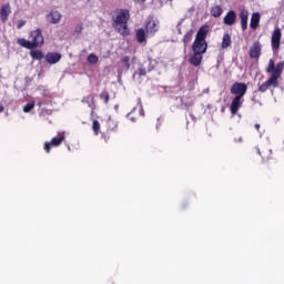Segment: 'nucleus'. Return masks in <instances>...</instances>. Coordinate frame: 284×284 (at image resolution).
Listing matches in <instances>:
<instances>
[{
  "instance_id": "nucleus-1",
  "label": "nucleus",
  "mask_w": 284,
  "mask_h": 284,
  "mask_svg": "<svg viewBox=\"0 0 284 284\" xmlns=\"http://www.w3.org/2000/svg\"><path fill=\"white\" fill-rule=\"evenodd\" d=\"M130 20V11L121 9L113 16V27L122 34V37H128L130 30L128 29V21Z\"/></svg>"
},
{
  "instance_id": "nucleus-2",
  "label": "nucleus",
  "mask_w": 284,
  "mask_h": 284,
  "mask_svg": "<svg viewBox=\"0 0 284 284\" xmlns=\"http://www.w3.org/2000/svg\"><path fill=\"white\" fill-rule=\"evenodd\" d=\"M30 40L23 38L18 39L19 45L27 48V50H34V48H41L44 43L43 33L41 29H36L30 32Z\"/></svg>"
},
{
  "instance_id": "nucleus-3",
  "label": "nucleus",
  "mask_w": 284,
  "mask_h": 284,
  "mask_svg": "<svg viewBox=\"0 0 284 284\" xmlns=\"http://www.w3.org/2000/svg\"><path fill=\"white\" fill-rule=\"evenodd\" d=\"M205 37H207V27H202L197 31L195 41L192 45L193 52L205 54V51L207 50V42H205Z\"/></svg>"
},
{
  "instance_id": "nucleus-4",
  "label": "nucleus",
  "mask_w": 284,
  "mask_h": 284,
  "mask_svg": "<svg viewBox=\"0 0 284 284\" xmlns=\"http://www.w3.org/2000/svg\"><path fill=\"white\" fill-rule=\"evenodd\" d=\"M284 62L275 63L274 59L268 61L266 73L270 74V80L278 85V80L283 77Z\"/></svg>"
},
{
  "instance_id": "nucleus-5",
  "label": "nucleus",
  "mask_w": 284,
  "mask_h": 284,
  "mask_svg": "<svg viewBox=\"0 0 284 284\" xmlns=\"http://www.w3.org/2000/svg\"><path fill=\"white\" fill-rule=\"evenodd\" d=\"M65 141V132L58 133L57 136L52 138L51 142L44 143V150L49 154L52 148H59Z\"/></svg>"
},
{
  "instance_id": "nucleus-6",
  "label": "nucleus",
  "mask_w": 284,
  "mask_h": 284,
  "mask_svg": "<svg viewBox=\"0 0 284 284\" xmlns=\"http://www.w3.org/2000/svg\"><path fill=\"white\" fill-rule=\"evenodd\" d=\"M247 92V84L235 82L231 87V94H235V97H240V99H243Z\"/></svg>"
},
{
  "instance_id": "nucleus-7",
  "label": "nucleus",
  "mask_w": 284,
  "mask_h": 284,
  "mask_svg": "<svg viewBox=\"0 0 284 284\" xmlns=\"http://www.w3.org/2000/svg\"><path fill=\"white\" fill-rule=\"evenodd\" d=\"M283 34L281 33V29L277 28L273 31L272 38H271V45L273 52H278V49L281 48V38Z\"/></svg>"
},
{
  "instance_id": "nucleus-8",
  "label": "nucleus",
  "mask_w": 284,
  "mask_h": 284,
  "mask_svg": "<svg viewBox=\"0 0 284 284\" xmlns=\"http://www.w3.org/2000/svg\"><path fill=\"white\" fill-rule=\"evenodd\" d=\"M145 30L148 36L153 37V34H156V32H159V21L149 19Z\"/></svg>"
},
{
  "instance_id": "nucleus-9",
  "label": "nucleus",
  "mask_w": 284,
  "mask_h": 284,
  "mask_svg": "<svg viewBox=\"0 0 284 284\" xmlns=\"http://www.w3.org/2000/svg\"><path fill=\"white\" fill-rule=\"evenodd\" d=\"M243 101L244 100L241 97L233 98L231 106H230L231 114L234 115V114L239 113V110H241V106L243 105Z\"/></svg>"
},
{
  "instance_id": "nucleus-10",
  "label": "nucleus",
  "mask_w": 284,
  "mask_h": 284,
  "mask_svg": "<svg viewBox=\"0 0 284 284\" xmlns=\"http://www.w3.org/2000/svg\"><path fill=\"white\" fill-rule=\"evenodd\" d=\"M47 21L52 24L61 23V13L57 10H52L47 14Z\"/></svg>"
},
{
  "instance_id": "nucleus-11",
  "label": "nucleus",
  "mask_w": 284,
  "mask_h": 284,
  "mask_svg": "<svg viewBox=\"0 0 284 284\" xmlns=\"http://www.w3.org/2000/svg\"><path fill=\"white\" fill-rule=\"evenodd\" d=\"M12 10L10 9L9 4H3L0 9V20L2 23H6L8 21V18L10 17Z\"/></svg>"
},
{
  "instance_id": "nucleus-12",
  "label": "nucleus",
  "mask_w": 284,
  "mask_h": 284,
  "mask_svg": "<svg viewBox=\"0 0 284 284\" xmlns=\"http://www.w3.org/2000/svg\"><path fill=\"white\" fill-rule=\"evenodd\" d=\"M45 61L50 63V65H54V63H59L61 61V53L49 52L45 55Z\"/></svg>"
},
{
  "instance_id": "nucleus-13",
  "label": "nucleus",
  "mask_w": 284,
  "mask_h": 284,
  "mask_svg": "<svg viewBox=\"0 0 284 284\" xmlns=\"http://www.w3.org/2000/svg\"><path fill=\"white\" fill-rule=\"evenodd\" d=\"M223 22L225 26H234V23H236V12L234 10L229 11Z\"/></svg>"
},
{
  "instance_id": "nucleus-14",
  "label": "nucleus",
  "mask_w": 284,
  "mask_h": 284,
  "mask_svg": "<svg viewBox=\"0 0 284 284\" xmlns=\"http://www.w3.org/2000/svg\"><path fill=\"white\" fill-rule=\"evenodd\" d=\"M248 17H250V12L245 9H242L240 12V19H241V28H242L243 32H245V30H247Z\"/></svg>"
},
{
  "instance_id": "nucleus-15",
  "label": "nucleus",
  "mask_w": 284,
  "mask_h": 284,
  "mask_svg": "<svg viewBox=\"0 0 284 284\" xmlns=\"http://www.w3.org/2000/svg\"><path fill=\"white\" fill-rule=\"evenodd\" d=\"M251 59H258L261 57V44L258 42H255L248 52Z\"/></svg>"
},
{
  "instance_id": "nucleus-16",
  "label": "nucleus",
  "mask_w": 284,
  "mask_h": 284,
  "mask_svg": "<svg viewBox=\"0 0 284 284\" xmlns=\"http://www.w3.org/2000/svg\"><path fill=\"white\" fill-rule=\"evenodd\" d=\"M278 88V84H276V82H273V80H266L263 84H261L258 87V91L260 92H267V90H270V88Z\"/></svg>"
},
{
  "instance_id": "nucleus-17",
  "label": "nucleus",
  "mask_w": 284,
  "mask_h": 284,
  "mask_svg": "<svg viewBox=\"0 0 284 284\" xmlns=\"http://www.w3.org/2000/svg\"><path fill=\"white\" fill-rule=\"evenodd\" d=\"M258 23H261V13L255 12L251 17L250 28L252 30H256V28H258Z\"/></svg>"
},
{
  "instance_id": "nucleus-18",
  "label": "nucleus",
  "mask_w": 284,
  "mask_h": 284,
  "mask_svg": "<svg viewBox=\"0 0 284 284\" xmlns=\"http://www.w3.org/2000/svg\"><path fill=\"white\" fill-rule=\"evenodd\" d=\"M203 53L193 52V55L190 58V63L192 65H201V61H203Z\"/></svg>"
},
{
  "instance_id": "nucleus-19",
  "label": "nucleus",
  "mask_w": 284,
  "mask_h": 284,
  "mask_svg": "<svg viewBox=\"0 0 284 284\" xmlns=\"http://www.w3.org/2000/svg\"><path fill=\"white\" fill-rule=\"evenodd\" d=\"M211 16H213L215 19H219V17H221V14H223V8L219 4H213L211 7Z\"/></svg>"
},
{
  "instance_id": "nucleus-20",
  "label": "nucleus",
  "mask_w": 284,
  "mask_h": 284,
  "mask_svg": "<svg viewBox=\"0 0 284 284\" xmlns=\"http://www.w3.org/2000/svg\"><path fill=\"white\" fill-rule=\"evenodd\" d=\"M145 74H148V71H145V68L140 67L138 69V72L133 73V81H139V83H141V77H145Z\"/></svg>"
},
{
  "instance_id": "nucleus-21",
  "label": "nucleus",
  "mask_w": 284,
  "mask_h": 284,
  "mask_svg": "<svg viewBox=\"0 0 284 284\" xmlns=\"http://www.w3.org/2000/svg\"><path fill=\"white\" fill-rule=\"evenodd\" d=\"M232 45V37L230 34H224L222 39V48H230Z\"/></svg>"
},
{
  "instance_id": "nucleus-22",
  "label": "nucleus",
  "mask_w": 284,
  "mask_h": 284,
  "mask_svg": "<svg viewBox=\"0 0 284 284\" xmlns=\"http://www.w3.org/2000/svg\"><path fill=\"white\" fill-rule=\"evenodd\" d=\"M30 54L32 59H36L37 61H41V59H43V52L40 50H31Z\"/></svg>"
},
{
  "instance_id": "nucleus-23",
  "label": "nucleus",
  "mask_w": 284,
  "mask_h": 284,
  "mask_svg": "<svg viewBox=\"0 0 284 284\" xmlns=\"http://www.w3.org/2000/svg\"><path fill=\"white\" fill-rule=\"evenodd\" d=\"M136 39L139 43H143V41H145V30L139 29L136 31Z\"/></svg>"
},
{
  "instance_id": "nucleus-24",
  "label": "nucleus",
  "mask_w": 284,
  "mask_h": 284,
  "mask_svg": "<svg viewBox=\"0 0 284 284\" xmlns=\"http://www.w3.org/2000/svg\"><path fill=\"white\" fill-rule=\"evenodd\" d=\"M87 60L88 63H91V65H95V63H99V58L94 53L89 54Z\"/></svg>"
},
{
  "instance_id": "nucleus-25",
  "label": "nucleus",
  "mask_w": 284,
  "mask_h": 284,
  "mask_svg": "<svg viewBox=\"0 0 284 284\" xmlns=\"http://www.w3.org/2000/svg\"><path fill=\"white\" fill-rule=\"evenodd\" d=\"M192 34H193L192 30H190L185 33V36L183 38L184 48H186L187 43H190V41H192Z\"/></svg>"
},
{
  "instance_id": "nucleus-26",
  "label": "nucleus",
  "mask_w": 284,
  "mask_h": 284,
  "mask_svg": "<svg viewBox=\"0 0 284 284\" xmlns=\"http://www.w3.org/2000/svg\"><path fill=\"white\" fill-rule=\"evenodd\" d=\"M34 105H37V102H34V101L27 103L23 106V112L28 113V112L32 111L34 109Z\"/></svg>"
},
{
  "instance_id": "nucleus-27",
  "label": "nucleus",
  "mask_w": 284,
  "mask_h": 284,
  "mask_svg": "<svg viewBox=\"0 0 284 284\" xmlns=\"http://www.w3.org/2000/svg\"><path fill=\"white\" fill-rule=\"evenodd\" d=\"M92 130H93L94 134L98 135L99 130H101V123H99V121L94 120L93 124H92Z\"/></svg>"
},
{
  "instance_id": "nucleus-28",
  "label": "nucleus",
  "mask_w": 284,
  "mask_h": 284,
  "mask_svg": "<svg viewBox=\"0 0 284 284\" xmlns=\"http://www.w3.org/2000/svg\"><path fill=\"white\" fill-rule=\"evenodd\" d=\"M100 99H102L104 103H108L110 101V93H108V91H102L100 93Z\"/></svg>"
},
{
  "instance_id": "nucleus-29",
  "label": "nucleus",
  "mask_w": 284,
  "mask_h": 284,
  "mask_svg": "<svg viewBox=\"0 0 284 284\" xmlns=\"http://www.w3.org/2000/svg\"><path fill=\"white\" fill-rule=\"evenodd\" d=\"M122 61L125 65V69L130 70V57H124Z\"/></svg>"
},
{
  "instance_id": "nucleus-30",
  "label": "nucleus",
  "mask_w": 284,
  "mask_h": 284,
  "mask_svg": "<svg viewBox=\"0 0 284 284\" xmlns=\"http://www.w3.org/2000/svg\"><path fill=\"white\" fill-rule=\"evenodd\" d=\"M83 101H87V103H92L94 101V97L89 95V97L84 98Z\"/></svg>"
},
{
  "instance_id": "nucleus-31",
  "label": "nucleus",
  "mask_w": 284,
  "mask_h": 284,
  "mask_svg": "<svg viewBox=\"0 0 284 284\" xmlns=\"http://www.w3.org/2000/svg\"><path fill=\"white\" fill-rule=\"evenodd\" d=\"M83 30V24H78L77 27H75V32L78 33V34H80V32Z\"/></svg>"
},
{
  "instance_id": "nucleus-32",
  "label": "nucleus",
  "mask_w": 284,
  "mask_h": 284,
  "mask_svg": "<svg viewBox=\"0 0 284 284\" xmlns=\"http://www.w3.org/2000/svg\"><path fill=\"white\" fill-rule=\"evenodd\" d=\"M270 155H272V150H268L267 153H266V155L263 154V155H262V159H270Z\"/></svg>"
},
{
  "instance_id": "nucleus-33",
  "label": "nucleus",
  "mask_w": 284,
  "mask_h": 284,
  "mask_svg": "<svg viewBox=\"0 0 284 284\" xmlns=\"http://www.w3.org/2000/svg\"><path fill=\"white\" fill-rule=\"evenodd\" d=\"M126 118L130 119V121H131L132 123H136V118L130 116V113L126 114Z\"/></svg>"
},
{
  "instance_id": "nucleus-34",
  "label": "nucleus",
  "mask_w": 284,
  "mask_h": 284,
  "mask_svg": "<svg viewBox=\"0 0 284 284\" xmlns=\"http://www.w3.org/2000/svg\"><path fill=\"white\" fill-rule=\"evenodd\" d=\"M26 26V22L24 21H20L18 23V30H21V28H23Z\"/></svg>"
},
{
  "instance_id": "nucleus-35",
  "label": "nucleus",
  "mask_w": 284,
  "mask_h": 284,
  "mask_svg": "<svg viewBox=\"0 0 284 284\" xmlns=\"http://www.w3.org/2000/svg\"><path fill=\"white\" fill-rule=\"evenodd\" d=\"M141 116H145V113L143 112V108L140 109Z\"/></svg>"
},
{
  "instance_id": "nucleus-36",
  "label": "nucleus",
  "mask_w": 284,
  "mask_h": 284,
  "mask_svg": "<svg viewBox=\"0 0 284 284\" xmlns=\"http://www.w3.org/2000/svg\"><path fill=\"white\" fill-rule=\"evenodd\" d=\"M136 3H145V0H135Z\"/></svg>"
},
{
  "instance_id": "nucleus-37",
  "label": "nucleus",
  "mask_w": 284,
  "mask_h": 284,
  "mask_svg": "<svg viewBox=\"0 0 284 284\" xmlns=\"http://www.w3.org/2000/svg\"><path fill=\"white\" fill-rule=\"evenodd\" d=\"M255 129L260 130L261 129V124H255Z\"/></svg>"
},
{
  "instance_id": "nucleus-38",
  "label": "nucleus",
  "mask_w": 284,
  "mask_h": 284,
  "mask_svg": "<svg viewBox=\"0 0 284 284\" xmlns=\"http://www.w3.org/2000/svg\"><path fill=\"white\" fill-rule=\"evenodd\" d=\"M41 105H43V103L41 101H39L38 106L41 108Z\"/></svg>"
},
{
  "instance_id": "nucleus-39",
  "label": "nucleus",
  "mask_w": 284,
  "mask_h": 284,
  "mask_svg": "<svg viewBox=\"0 0 284 284\" xmlns=\"http://www.w3.org/2000/svg\"><path fill=\"white\" fill-rule=\"evenodd\" d=\"M4 108L3 105H0V113L3 112Z\"/></svg>"
},
{
  "instance_id": "nucleus-40",
  "label": "nucleus",
  "mask_w": 284,
  "mask_h": 284,
  "mask_svg": "<svg viewBox=\"0 0 284 284\" xmlns=\"http://www.w3.org/2000/svg\"><path fill=\"white\" fill-rule=\"evenodd\" d=\"M176 28H178L179 34H181V28L179 26Z\"/></svg>"
},
{
  "instance_id": "nucleus-41",
  "label": "nucleus",
  "mask_w": 284,
  "mask_h": 284,
  "mask_svg": "<svg viewBox=\"0 0 284 284\" xmlns=\"http://www.w3.org/2000/svg\"><path fill=\"white\" fill-rule=\"evenodd\" d=\"M114 110H119V104H115V105H114Z\"/></svg>"
},
{
  "instance_id": "nucleus-42",
  "label": "nucleus",
  "mask_w": 284,
  "mask_h": 284,
  "mask_svg": "<svg viewBox=\"0 0 284 284\" xmlns=\"http://www.w3.org/2000/svg\"><path fill=\"white\" fill-rule=\"evenodd\" d=\"M242 141H243V138H240V139H239V142L241 143Z\"/></svg>"
},
{
  "instance_id": "nucleus-43",
  "label": "nucleus",
  "mask_w": 284,
  "mask_h": 284,
  "mask_svg": "<svg viewBox=\"0 0 284 284\" xmlns=\"http://www.w3.org/2000/svg\"><path fill=\"white\" fill-rule=\"evenodd\" d=\"M257 153L261 154V150L260 149H257Z\"/></svg>"
}]
</instances>
